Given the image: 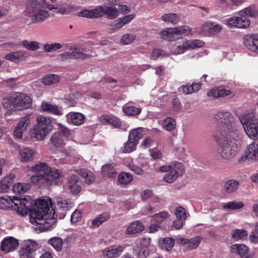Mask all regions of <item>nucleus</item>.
Returning a JSON list of instances; mask_svg holds the SVG:
<instances>
[{
    "label": "nucleus",
    "mask_w": 258,
    "mask_h": 258,
    "mask_svg": "<svg viewBox=\"0 0 258 258\" xmlns=\"http://www.w3.org/2000/svg\"><path fill=\"white\" fill-rule=\"evenodd\" d=\"M244 206V204L242 202H238L233 201L224 204L223 206L224 209L228 210H238Z\"/></svg>",
    "instance_id": "58836bf2"
},
{
    "label": "nucleus",
    "mask_w": 258,
    "mask_h": 258,
    "mask_svg": "<svg viewBox=\"0 0 258 258\" xmlns=\"http://www.w3.org/2000/svg\"><path fill=\"white\" fill-rule=\"evenodd\" d=\"M15 175L10 173L4 177L0 182V192H7L14 183Z\"/></svg>",
    "instance_id": "b1692460"
},
{
    "label": "nucleus",
    "mask_w": 258,
    "mask_h": 258,
    "mask_svg": "<svg viewBox=\"0 0 258 258\" xmlns=\"http://www.w3.org/2000/svg\"><path fill=\"white\" fill-rule=\"evenodd\" d=\"M67 118L69 122L76 125H80L84 122L85 116L78 112H70L67 115Z\"/></svg>",
    "instance_id": "393cba45"
},
{
    "label": "nucleus",
    "mask_w": 258,
    "mask_h": 258,
    "mask_svg": "<svg viewBox=\"0 0 258 258\" xmlns=\"http://www.w3.org/2000/svg\"><path fill=\"white\" fill-rule=\"evenodd\" d=\"M50 142L54 146L56 147H61L64 145L63 141L61 140L59 132H56L52 134Z\"/></svg>",
    "instance_id": "8fccbe9b"
},
{
    "label": "nucleus",
    "mask_w": 258,
    "mask_h": 258,
    "mask_svg": "<svg viewBox=\"0 0 258 258\" xmlns=\"http://www.w3.org/2000/svg\"><path fill=\"white\" fill-rule=\"evenodd\" d=\"M143 132L142 127H137L130 131L128 140L124 145L123 152L130 153L136 150L139 140L143 138Z\"/></svg>",
    "instance_id": "9d476101"
},
{
    "label": "nucleus",
    "mask_w": 258,
    "mask_h": 258,
    "mask_svg": "<svg viewBox=\"0 0 258 258\" xmlns=\"http://www.w3.org/2000/svg\"><path fill=\"white\" fill-rule=\"evenodd\" d=\"M239 120L247 136L252 139H258V118L254 113H245Z\"/></svg>",
    "instance_id": "6e6552de"
},
{
    "label": "nucleus",
    "mask_w": 258,
    "mask_h": 258,
    "mask_svg": "<svg viewBox=\"0 0 258 258\" xmlns=\"http://www.w3.org/2000/svg\"><path fill=\"white\" fill-rule=\"evenodd\" d=\"M247 232L243 229H234L232 232V237L236 240L243 239L247 237Z\"/></svg>",
    "instance_id": "864d4df0"
},
{
    "label": "nucleus",
    "mask_w": 258,
    "mask_h": 258,
    "mask_svg": "<svg viewBox=\"0 0 258 258\" xmlns=\"http://www.w3.org/2000/svg\"><path fill=\"white\" fill-rule=\"evenodd\" d=\"M232 253H235L240 256V258H251L252 255L249 253L247 246L242 244H235L231 246Z\"/></svg>",
    "instance_id": "aec40b11"
},
{
    "label": "nucleus",
    "mask_w": 258,
    "mask_h": 258,
    "mask_svg": "<svg viewBox=\"0 0 258 258\" xmlns=\"http://www.w3.org/2000/svg\"><path fill=\"white\" fill-rule=\"evenodd\" d=\"M0 205L2 209L12 208L23 215L28 212L31 214L33 208V205L31 201L25 198L19 199L18 197H13V199L10 197L6 198L1 197Z\"/></svg>",
    "instance_id": "423d86ee"
},
{
    "label": "nucleus",
    "mask_w": 258,
    "mask_h": 258,
    "mask_svg": "<svg viewBox=\"0 0 258 258\" xmlns=\"http://www.w3.org/2000/svg\"><path fill=\"white\" fill-rule=\"evenodd\" d=\"M191 29L187 26H181L173 28H166L161 32L162 38L168 41H174L179 35L187 36L191 34Z\"/></svg>",
    "instance_id": "f8f14e48"
},
{
    "label": "nucleus",
    "mask_w": 258,
    "mask_h": 258,
    "mask_svg": "<svg viewBox=\"0 0 258 258\" xmlns=\"http://www.w3.org/2000/svg\"><path fill=\"white\" fill-rule=\"evenodd\" d=\"M48 243L51 245L56 251H60L62 249V239L59 237H54L48 241Z\"/></svg>",
    "instance_id": "ea45409f"
},
{
    "label": "nucleus",
    "mask_w": 258,
    "mask_h": 258,
    "mask_svg": "<svg viewBox=\"0 0 258 258\" xmlns=\"http://www.w3.org/2000/svg\"><path fill=\"white\" fill-rule=\"evenodd\" d=\"M69 49L72 51L74 59H85L90 56L89 54H84L85 49L79 45H72Z\"/></svg>",
    "instance_id": "bb28decb"
},
{
    "label": "nucleus",
    "mask_w": 258,
    "mask_h": 258,
    "mask_svg": "<svg viewBox=\"0 0 258 258\" xmlns=\"http://www.w3.org/2000/svg\"><path fill=\"white\" fill-rule=\"evenodd\" d=\"M22 43L24 47L30 50L35 51L39 48V43L37 41H29L25 40L22 42Z\"/></svg>",
    "instance_id": "3c124183"
},
{
    "label": "nucleus",
    "mask_w": 258,
    "mask_h": 258,
    "mask_svg": "<svg viewBox=\"0 0 258 258\" xmlns=\"http://www.w3.org/2000/svg\"><path fill=\"white\" fill-rule=\"evenodd\" d=\"M239 186V182L233 179L226 181L224 186V190L227 194H231L235 191Z\"/></svg>",
    "instance_id": "f704fd0d"
},
{
    "label": "nucleus",
    "mask_w": 258,
    "mask_h": 258,
    "mask_svg": "<svg viewBox=\"0 0 258 258\" xmlns=\"http://www.w3.org/2000/svg\"><path fill=\"white\" fill-rule=\"evenodd\" d=\"M207 95L213 98L228 95H230V98H232L234 96V94L230 90H227L222 88L213 89L208 92Z\"/></svg>",
    "instance_id": "5701e85b"
},
{
    "label": "nucleus",
    "mask_w": 258,
    "mask_h": 258,
    "mask_svg": "<svg viewBox=\"0 0 258 258\" xmlns=\"http://www.w3.org/2000/svg\"><path fill=\"white\" fill-rule=\"evenodd\" d=\"M75 11L74 8L70 6L68 7H61L58 9V10L55 12L58 14L62 15H68L70 13L73 12Z\"/></svg>",
    "instance_id": "052dcab7"
},
{
    "label": "nucleus",
    "mask_w": 258,
    "mask_h": 258,
    "mask_svg": "<svg viewBox=\"0 0 258 258\" xmlns=\"http://www.w3.org/2000/svg\"><path fill=\"white\" fill-rule=\"evenodd\" d=\"M32 105V100L26 94L17 93L5 100L4 106L6 108L14 110L27 109Z\"/></svg>",
    "instance_id": "0eeeda50"
},
{
    "label": "nucleus",
    "mask_w": 258,
    "mask_h": 258,
    "mask_svg": "<svg viewBox=\"0 0 258 258\" xmlns=\"http://www.w3.org/2000/svg\"><path fill=\"white\" fill-rule=\"evenodd\" d=\"M128 168L137 174L143 175L144 173L143 170L137 165L134 164H131L128 165Z\"/></svg>",
    "instance_id": "69168bd1"
},
{
    "label": "nucleus",
    "mask_w": 258,
    "mask_h": 258,
    "mask_svg": "<svg viewBox=\"0 0 258 258\" xmlns=\"http://www.w3.org/2000/svg\"><path fill=\"white\" fill-rule=\"evenodd\" d=\"M30 188V185L26 183H17L13 186V190L15 194H23Z\"/></svg>",
    "instance_id": "e433bc0d"
},
{
    "label": "nucleus",
    "mask_w": 258,
    "mask_h": 258,
    "mask_svg": "<svg viewBox=\"0 0 258 258\" xmlns=\"http://www.w3.org/2000/svg\"><path fill=\"white\" fill-rule=\"evenodd\" d=\"M62 47V44L59 43H54L44 45V50L46 52L55 51Z\"/></svg>",
    "instance_id": "5fc2aeb1"
},
{
    "label": "nucleus",
    "mask_w": 258,
    "mask_h": 258,
    "mask_svg": "<svg viewBox=\"0 0 258 258\" xmlns=\"http://www.w3.org/2000/svg\"><path fill=\"white\" fill-rule=\"evenodd\" d=\"M110 218V214L108 212H104L99 215L95 219L92 221V225L93 227H98L103 222L107 221Z\"/></svg>",
    "instance_id": "c9c22d12"
},
{
    "label": "nucleus",
    "mask_w": 258,
    "mask_h": 258,
    "mask_svg": "<svg viewBox=\"0 0 258 258\" xmlns=\"http://www.w3.org/2000/svg\"><path fill=\"white\" fill-rule=\"evenodd\" d=\"M239 15H244V16L246 17H258V8H256L254 5H251L239 11Z\"/></svg>",
    "instance_id": "72a5a7b5"
},
{
    "label": "nucleus",
    "mask_w": 258,
    "mask_h": 258,
    "mask_svg": "<svg viewBox=\"0 0 258 258\" xmlns=\"http://www.w3.org/2000/svg\"><path fill=\"white\" fill-rule=\"evenodd\" d=\"M200 241V238L199 237H195L190 239L184 238H181L179 239L181 244L187 245L188 250L197 248L199 245Z\"/></svg>",
    "instance_id": "c85d7f7f"
},
{
    "label": "nucleus",
    "mask_w": 258,
    "mask_h": 258,
    "mask_svg": "<svg viewBox=\"0 0 258 258\" xmlns=\"http://www.w3.org/2000/svg\"><path fill=\"white\" fill-rule=\"evenodd\" d=\"M123 111L127 115L135 116L141 113V109L135 106H124Z\"/></svg>",
    "instance_id": "603ef678"
},
{
    "label": "nucleus",
    "mask_w": 258,
    "mask_h": 258,
    "mask_svg": "<svg viewBox=\"0 0 258 258\" xmlns=\"http://www.w3.org/2000/svg\"><path fill=\"white\" fill-rule=\"evenodd\" d=\"M244 44L249 49L258 53V34L246 36L244 38Z\"/></svg>",
    "instance_id": "4be33fe9"
},
{
    "label": "nucleus",
    "mask_w": 258,
    "mask_h": 258,
    "mask_svg": "<svg viewBox=\"0 0 258 258\" xmlns=\"http://www.w3.org/2000/svg\"><path fill=\"white\" fill-rule=\"evenodd\" d=\"M186 50H188L186 42H184L182 44L176 46L174 51L176 54H181L183 53Z\"/></svg>",
    "instance_id": "680f3d73"
},
{
    "label": "nucleus",
    "mask_w": 258,
    "mask_h": 258,
    "mask_svg": "<svg viewBox=\"0 0 258 258\" xmlns=\"http://www.w3.org/2000/svg\"><path fill=\"white\" fill-rule=\"evenodd\" d=\"M100 119L103 122L108 123L116 128L120 127L122 124L119 118L113 116L102 115Z\"/></svg>",
    "instance_id": "c756f323"
},
{
    "label": "nucleus",
    "mask_w": 258,
    "mask_h": 258,
    "mask_svg": "<svg viewBox=\"0 0 258 258\" xmlns=\"http://www.w3.org/2000/svg\"><path fill=\"white\" fill-rule=\"evenodd\" d=\"M81 218V213L78 210L74 211L71 215V221L72 223H76Z\"/></svg>",
    "instance_id": "e2e57ef3"
},
{
    "label": "nucleus",
    "mask_w": 258,
    "mask_h": 258,
    "mask_svg": "<svg viewBox=\"0 0 258 258\" xmlns=\"http://www.w3.org/2000/svg\"><path fill=\"white\" fill-rule=\"evenodd\" d=\"M32 171L35 174L31 177L33 182L37 183L41 180H46L47 184H57L62 182L63 176L57 169H49L47 164L44 162L40 163L32 167Z\"/></svg>",
    "instance_id": "f03ea898"
},
{
    "label": "nucleus",
    "mask_w": 258,
    "mask_h": 258,
    "mask_svg": "<svg viewBox=\"0 0 258 258\" xmlns=\"http://www.w3.org/2000/svg\"><path fill=\"white\" fill-rule=\"evenodd\" d=\"M28 57L29 55L27 51L19 50L9 53L6 55L5 58L15 63H19L20 62L26 60Z\"/></svg>",
    "instance_id": "a211bd4d"
},
{
    "label": "nucleus",
    "mask_w": 258,
    "mask_h": 258,
    "mask_svg": "<svg viewBox=\"0 0 258 258\" xmlns=\"http://www.w3.org/2000/svg\"><path fill=\"white\" fill-rule=\"evenodd\" d=\"M258 160V142H254L247 146L244 155L238 159V162L243 163L249 160Z\"/></svg>",
    "instance_id": "4468645a"
},
{
    "label": "nucleus",
    "mask_w": 258,
    "mask_h": 258,
    "mask_svg": "<svg viewBox=\"0 0 258 258\" xmlns=\"http://www.w3.org/2000/svg\"><path fill=\"white\" fill-rule=\"evenodd\" d=\"M19 245L18 240L13 237L5 238L1 242V250L7 253L16 249Z\"/></svg>",
    "instance_id": "f3484780"
},
{
    "label": "nucleus",
    "mask_w": 258,
    "mask_h": 258,
    "mask_svg": "<svg viewBox=\"0 0 258 258\" xmlns=\"http://www.w3.org/2000/svg\"><path fill=\"white\" fill-rule=\"evenodd\" d=\"M30 115H26L24 117L21 118V119L18 122L16 127L18 128H20V130H22L25 132L26 130L27 127L30 124Z\"/></svg>",
    "instance_id": "49530a36"
},
{
    "label": "nucleus",
    "mask_w": 258,
    "mask_h": 258,
    "mask_svg": "<svg viewBox=\"0 0 258 258\" xmlns=\"http://www.w3.org/2000/svg\"><path fill=\"white\" fill-rule=\"evenodd\" d=\"M38 248V244L32 241L28 240L20 250V258H35V251ZM40 258H53L51 253L46 252L42 254Z\"/></svg>",
    "instance_id": "9b49d317"
},
{
    "label": "nucleus",
    "mask_w": 258,
    "mask_h": 258,
    "mask_svg": "<svg viewBox=\"0 0 258 258\" xmlns=\"http://www.w3.org/2000/svg\"><path fill=\"white\" fill-rule=\"evenodd\" d=\"M124 249L121 245H113L105 248L102 251L103 258H116L118 257Z\"/></svg>",
    "instance_id": "6ab92c4d"
},
{
    "label": "nucleus",
    "mask_w": 258,
    "mask_h": 258,
    "mask_svg": "<svg viewBox=\"0 0 258 258\" xmlns=\"http://www.w3.org/2000/svg\"><path fill=\"white\" fill-rule=\"evenodd\" d=\"M175 216L177 219H181L182 220H185L187 218L185 210L181 206L176 208Z\"/></svg>",
    "instance_id": "13d9d810"
},
{
    "label": "nucleus",
    "mask_w": 258,
    "mask_h": 258,
    "mask_svg": "<svg viewBox=\"0 0 258 258\" xmlns=\"http://www.w3.org/2000/svg\"><path fill=\"white\" fill-rule=\"evenodd\" d=\"M207 27H208L210 32L214 34L219 33L222 29L220 25L213 22L208 24Z\"/></svg>",
    "instance_id": "bf43d9fd"
},
{
    "label": "nucleus",
    "mask_w": 258,
    "mask_h": 258,
    "mask_svg": "<svg viewBox=\"0 0 258 258\" xmlns=\"http://www.w3.org/2000/svg\"><path fill=\"white\" fill-rule=\"evenodd\" d=\"M136 38V36L133 34H124L120 39L121 43L124 45H127L132 43Z\"/></svg>",
    "instance_id": "4d7b16f0"
},
{
    "label": "nucleus",
    "mask_w": 258,
    "mask_h": 258,
    "mask_svg": "<svg viewBox=\"0 0 258 258\" xmlns=\"http://www.w3.org/2000/svg\"><path fill=\"white\" fill-rule=\"evenodd\" d=\"M98 7L92 10L84 9L78 13V16L89 19L97 18L100 17Z\"/></svg>",
    "instance_id": "cd10ccee"
},
{
    "label": "nucleus",
    "mask_w": 258,
    "mask_h": 258,
    "mask_svg": "<svg viewBox=\"0 0 258 258\" xmlns=\"http://www.w3.org/2000/svg\"><path fill=\"white\" fill-rule=\"evenodd\" d=\"M37 124L30 131L32 138L37 140H43L51 130V121L49 118L40 116L37 118Z\"/></svg>",
    "instance_id": "1a4fd4ad"
},
{
    "label": "nucleus",
    "mask_w": 258,
    "mask_h": 258,
    "mask_svg": "<svg viewBox=\"0 0 258 258\" xmlns=\"http://www.w3.org/2000/svg\"><path fill=\"white\" fill-rule=\"evenodd\" d=\"M144 226L140 221L132 222L126 230V234H135L143 230Z\"/></svg>",
    "instance_id": "473e14b6"
},
{
    "label": "nucleus",
    "mask_w": 258,
    "mask_h": 258,
    "mask_svg": "<svg viewBox=\"0 0 258 258\" xmlns=\"http://www.w3.org/2000/svg\"><path fill=\"white\" fill-rule=\"evenodd\" d=\"M181 103L178 98H174L172 100V107L174 111H179L181 108Z\"/></svg>",
    "instance_id": "0e129e2a"
},
{
    "label": "nucleus",
    "mask_w": 258,
    "mask_h": 258,
    "mask_svg": "<svg viewBox=\"0 0 258 258\" xmlns=\"http://www.w3.org/2000/svg\"><path fill=\"white\" fill-rule=\"evenodd\" d=\"M201 87L200 83H194L191 85H183L180 87L182 93L184 94H190L198 91Z\"/></svg>",
    "instance_id": "2f4dec72"
},
{
    "label": "nucleus",
    "mask_w": 258,
    "mask_h": 258,
    "mask_svg": "<svg viewBox=\"0 0 258 258\" xmlns=\"http://www.w3.org/2000/svg\"><path fill=\"white\" fill-rule=\"evenodd\" d=\"M118 180L121 184H127L133 180V177L130 173L122 172L118 175Z\"/></svg>",
    "instance_id": "09e8293b"
},
{
    "label": "nucleus",
    "mask_w": 258,
    "mask_h": 258,
    "mask_svg": "<svg viewBox=\"0 0 258 258\" xmlns=\"http://www.w3.org/2000/svg\"><path fill=\"white\" fill-rule=\"evenodd\" d=\"M162 20L164 22H169L173 24L178 23L180 19L178 15L175 13L165 14L162 16Z\"/></svg>",
    "instance_id": "c03bdc74"
},
{
    "label": "nucleus",
    "mask_w": 258,
    "mask_h": 258,
    "mask_svg": "<svg viewBox=\"0 0 258 258\" xmlns=\"http://www.w3.org/2000/svg\"><path fill=\"white\" fill-rule=\"evenodd\" d=\"M174 245V240L172 238H165L160 246L162 249L166 251H170L172 249Z\"/></svg>",
    "instance_id": "de8ad7c7"
},
{
    "label": "nucleus",
    "mask_w": 258,
    "mask_h": 258,
    "mask_svg": "<svg viewBox=\"0 0 258 258\" xmlns=\"http://www.w3.org/2000/svg\"><path fill=\"white\" fill-rule=\"evenodd\" d=\"M239 17H232L227 20V24L230 27H237L239 28H245L250 25V21L247 17L239 15Z\"/></svg>",
    "instance_id": "2eb2a0df"
},
{
    "label": "nucleus",
    "mask_w": 258,
    "mask_h": 258,
    "mask_svg": "<svg viewBox=\"0 0 258 258\" xmlns=\"http://www.w3.org/2000/svg\"><path fill=\"white\" fill-rule=\"evenodd\" d=\"M175 161L172 162L169 165H165L161 166L159 168V171L162 172H168L170 170H171L172 168H173V166H174Z\"/></svg>",
    "instance_id": "338daca9"
},
{
    "label": "nucleus",
    "mask_w": 258,
    "mask_h": 258,
    "mask_svg": "<svg viewBox=\"0 0 258 258\" xmlns=\"http://www.w3.org/2000/svg\"><path fill=\"white\" fill-rule=\"evenodd\" d=\"M73 206V203L69 200H62L59 199L57 200V206H58V208L60 210H62V213H61V217H64L67 212L72 208Z\"/></svg>",
    "instance_id": "7c9ffc66"
},
{
    "label": "nucleus",
    "mask_w": 258,
    "mask_h": 258,
    "mask_svg": "<svg viewBox=\"0 0 258 258\" xmlns=\"http://www.w3.org/2000/svg\"><path fill=\"white\" fill-rule=\"evenodd\" d=\"M150 244V239H143L140 246L134 247L133 253L138 258H146L149 254L148 246Z\"/></svg>",
    "instance_id": "dca6fc26"
},
{
    "label": "nucleus",
    "mask_w": 258,
    "mask_h": 258,
    "mask_svg": "<svg viewBox=\"0 0 258 258\" xmlns=\"http://www.w3.org/2000/svg\"><path fill=\"white\" fill-rule=\"evenodd\" d=\"M50 198L39 199L33 205L32 212L29 218L30 222L36 225H39L38 228L41 231H46L51 228L56 223V218L61 217L62 210L58 208L57 205L55 209L52 207Z\"/></svg>",
    "instance_id": "f257e3e1"
},
{
    "label": "nucleus",
    "mask_w": 258,
    "mask_h": 258,
    "mask_svg": "<svg viewBox=\"0 0 258 258\" xmlns=\"http://www.w3.org/2000/svg\"><path fill=\"white\" fill-rule=\"evenodd\" d=\"M152 195L153 191L152 190L146 189L142 192L141 196L143 200H146L151 198Z\"/></svg>",
    "instance_id": "774afa93"
},
{
    "label": "nucleus",
    "mask_w": 258,
    "mask_h": 258,
    "mask_svg": "<svg viewBox=\"0 0 258 258\" xmlns=\"http://www.w3.org/2000/svg\"><path fill=\"white\" fill-rule=\"evenodd\" d=\"M184 171L183 165L180 162L175 161L173 168L164 175L163 179L167 183H172L183 174Z\"/></svg>",
    "instance_id": "ddd939ff"
},
{
    "label": "nucleus",
    "mask_w": 258,
    "mask_h": 258,
    "mask_svg": "<svg viewBox=\"0 0 258 258\" xmlns=\"http://www.w3.org/2000/svg\"><path fill=\"white\" fill-rule=\"evenodd\" d=\"M102 174L109 177H114L116 175L115 168L111 164H106L102 167Z\"/></svg>",
    "instance_id": "79ce46f5"
},
{
    "label": "nucleus",
    "mask_w": 258,
    "mask_h": 258,
    "mask_svg": "<svg viewBox=\"0 0 258 258\" xmlns=\"http://www.w3.org/2000/svg\"><path fill=\"white\" fill-rule=\"evenodd\" d=\"M213 137L217 144V152L222 158L229 159L235 156L236 153L235 146L239 139L238 133L234 139L230 135L219 134V132L213 134Z\"/></svg>",
    "instance_id": "7ed1b4c3"
},
{
    "label": "nucleus",
    "mask_w": 258,
    "mask_h": 258,
    "mask_svg": "<svg viewBox=\"0 0 258 258\" xmlns=\"http://www.w3.org/2000/svg\"><path fill=\"white\" fill-rule=\"evenodd\" d=\"M25 13L31 18L33 24H39L46 21L49 17L44 4V0H29L26 3Z\"/></svg>",
    "instance_id": "39448f33"
},
{
    "label": "nucleus",
    "mask_w": 258,
    "mask_h": 258,
    "mask_svg": "<svg viewBox=\"0 0 258 258\" xmlns=\"http://www.w3.org/2000/svg\"><path fill=\"white\" fill-rule=\"evenodd\" d=\"M188 49H195L202 47L204 42L200 40H189L186 41Z\"/></svg>",
    "instance_id": "6e6d98bb"
},
{
    "label": "nucleus",
    "mask_w": 258,
    "mask_h": 258,
    "mask_svg": "<svg viewBox=\"0 0 258 258\" xmlns=\"http://www.w3.org/2000/svg\"><path fill=\"white\" fill-rule=\"evenodd\" d=\"M163 127L164 130L168 131H171L174 130L176 126V120L172 117L166 118L162 123Z\"/></svg>",
    "instance_id": "4c0bfd02"
},
{
    "label": "nucleus",
    "mask_w": 258,
    "mask_h": 258,
    "mask_svg": "<svg viewBox=\"0 0 258 258\" xmlns=\"http://www.w3.org/2000/svg\"><path fill=\"white\" fill-rule=\"evenodd\" d=\"M99 13H100V17L103 14L106 15L108 19H113L116 18L119 13L118 8L114 7H108L106 6H98Z\"/></svg>",
    "instance_id": "412c9836"
},
{
    "label": "nucleus",
    "mask_w": 258,
    "mask_h": 258,
    "mask_svg": "<svg viewBox=\"0 0 258 258\" xmlns=\"http://www.w3.org/2000/svg\"><path fill=\"white\" fill-rule=\"evenodd\" d=\"M169 217V214L167 212H162L155 214L151 217V220L158 224H161Z\"/></svg>",
    "instance_id": "a18cd8bd"
},
{
    "label": "nucleus",
    "mask_w": 258,
    "mask_h": 258,
    "mask_svg": "<svg viewBox=\"0 0 258 258\" xmlns=\"http://www.w3.org/2000/svg\"><path fill=\"white\" fill-rule=\"evenodd\" d=\"M34 151L29 148H25L20 152V156L23 162L31 160L33 159Z\"/></svg>",
    "instance_id": "37998d69"
},
{
    "label": "nucleus",
    "mask_w": 258,
    "mask_h": 258,
    "mask_svg": "<svg viewBox=\"0 0 258 258\" xmlns=\"http://www.w3.org/2000/svg\"><path fill=\"white\" fill-rule=\"evenodd\" d=\"M60 80L58 76L55 74H50L44 77L42 83L45 85H50L57 83Z\"/></svg>",
    "instance_id": "a19ab883"
},
{
    "label": "nucleus",
    "mask_w": 258,
    "mask_h": 258,
    "mask_svg": "<svg viewBox=\"0 0 258 258\" xmlns=\"http://www.w3.org/2000/svg\"><path fill=\"white\" fill-rule=\"evenodd\" d=\"M43 111L49 112L54 115H61L62 114L61 108L56 105L43 102L41 104Z\"/></svg>",
    "instance_id": "a878e982"
},
{
    "label": "nucleus",
    "mask_w": 258,
    "mask_h": 258,
    "mask_svg": "<svg viewBox=\"0 0 258 258\" xmlns=\"http://www.w3.org/2000/svg\"><path fill=\"white\" fill-rule=\"evenodd\" d=\"M215 119L217 120V126L213 134H223L230 135L233 139L237 137L238 130L234 123V118L228 111H219L215 114Z\"/></svg>",
    "instance_id": "20e7f679"
}]
</instances>
